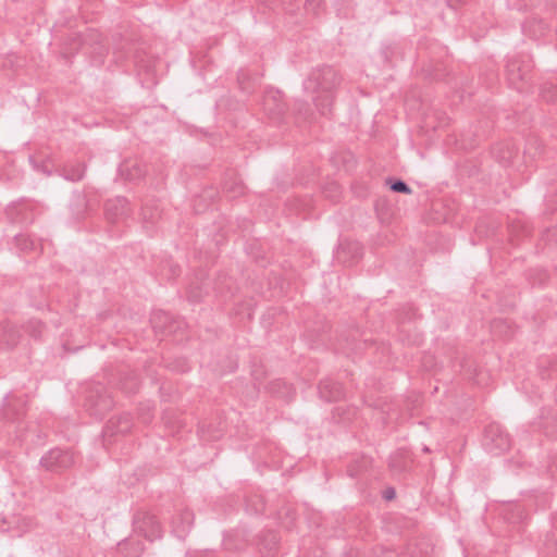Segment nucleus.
Returning a JSON list of instances; mask_svg holds the SVG:
<instances>
[{
  "label": "nucleus",
  "mask_w": 557,
  "mask_h": 557,
  "mask_svg": "<svg viewBox=\"0 0 557 557\" xmlns=\"http://www.w3.org/2000/svg\"><path fill=\"white\" fill-rule=\"evenodd\" d=\"M389 466H391L392 468H395V469L399 470V471H401V470H404V469L406 468V465L400 466V467L396 466L395 457H392L391 462H389Z\"/></svg>",
  "instance_id": "4be33fe9"
},
{
  "label": "nucleus",
  "mask_w": 557,
  "mask_h": 557,
  "mask_svg": "<svg viewBox=\"0 0 557 557\" xmlns=\"http://www.w3.org/2000/svg\"><path fill=\"white\" fill-rule=\"evenodd\" d=\"M85 174V166L82 163L65 165L62 169V176L71 182L81 181Z\"/></svg>",
  "instance_id": "ddd939ff"
},
{
  "label": "nucleus",
  "mask_w": 557,
  "mask_h": 557,
  "mask_svg": "<svg viewBox=\"0 0 557 557\" xmlns=\"http://www.w3.org/2000/svg\"><path fill=\"white\" fill-rule=\"evenodd\" d=\"M194 521V515L190 510L185 509L181 511L177 518L173 520V531L177 533L180 537H183L190 529Z\"/></svg>",
  "instance_id": "9d476101"
},
{
  "label": "nucleus",
  "mask_w": 557,
  "mask_h": 557,
  "mask_svg": "<svg viewBox=\"0 0 557 557\" xmlns=\"http://www.w3.org/2000/svg\"><path fill=\"white\" fill-rule=\"evenodd\" d=\"M323 5V0H306V10L312 14H318Z\"/></svg>",
  "instance_id": "a211bd4d"
},
{
  "label": "nucleus",
  "mask_w": 557,
  "mask_h": 557,
  "mask_svg": "<svg viewBox=\"0 0 557 557\" xmlns=\"http://www.w3.org/2000/svg\"><path fill=\"white\" fill-rule=\"evenodd\" d=\"M384 497H385L386 499H388V500H389V499H393V498L395 497V491H394L393 488L387 490V491L385 492Z\"/></svg>",
  "instance_id": "5701e85b"
},
{
  "label": "nucleus",
  "mask_w": 557,
  "mask_h": 557,
  "mask_svg": "<svg viewBox=\"0 0 557 557\" xmlns=\"http://www.w3.org/2000/svg\"><path fill=\"white\" fill-rule=\"evenodd\" d=\"M132 426V417L129 413H123L117 418L109 421L108 428H111L114 433H127Z\"/></svg>",
  "instance_id": "f8f14e48"
},
{
  "label": "nucleus",
  "mask_w": 557,
  "mask_h": 557,
  "mask_svg": "<svg viewBox=\"0 0 557 557\" xmlns=\"http://www.w3.org/2000/svg\"><path fill=\"white\" fill-rule=\"evenodd\" d=\"M5 341L8 345L11 347L15 346L17 344V339L15 337V332L13 330L7 331L4 334Z\"/></svg>",
  "instance_id": "aec40b11"
},
{
  "label": "nucleus",
  "mask_w": 557,
  "mask_h": 557,
  "mask_svg": "<svg viewBox=\"0 0 557 557\" xmlns=\"http://www.w3.org/2000/svg\"><path fill=\"white\" fill-rule=\"evenodd\" d=\"M542 97L546 100V101H555L557 99V90H553L552 92H547L546 91V88L543 87L542 89Z\"/></svg>",
  "instance_id": "412c9836"
},
{
  "label": "nucleus",
  "mask_w": 557,
  "mask_h": 557,
  "mask_svg": "<svg viewBox=\"0 0 557 557\" xmlns=\"http://www.w3.org/2000/svg\"><path fill=\"white\" fill-rule=\"evenodd\" d=\"M498 324H500V322H495L493 327H496Z\"/></svg>",
  "instance_id": "a878e982"
},
{
  "label": "nucleus",
  "mask_w": 557,
  "mask_h": 557,
  "mask_svg": "<svg viewBox=\"0 0 557 557\" xmlns=\"http://www.w3.org/2000/svg\"><path fill=\"white\" fill-rule=\"evenodd\" d=\"M263 109L273 117L282 116L287 109L283 94L280 90H268L263 96Z\"/></svg>",
  "instance_id": "423d86ee"
},
{
  "label": "nucleus",
  "mask_w": 557,
  "mask_h": 557,
  "mask_svg": "<svg viewBox=\"0 0 557 557\" xmlns=\"http://www.w3.org/2000/svg\"><path fill=\"white\" fill-rule=\"evenodd\" d=\"M141 214H143V220H144V222H146V223H148V222H150V223H154L156 219H157V218H159V215H160V213H159V211H158V210H156V211H153V212H152V211H151L149 208H147V207L143 208V212H141Z\"/></svg>",
  "instance_id": "6ab92c4d"
},
{
  "label": "nucleus",
  "mask_w": 557,
  "mask_h": 557,
  "mask_svg": "<svg viewBox=\"0 0 557 557\" xmlns=\"http://www.w3.org/2000/svg\"><path fill=\"white\" fill-rule=\"evenodd\" d=\"M529 72L530 64L518 58L510 59L506 64L508 83L519 90L522 88L520 83L527 79Z\"/></svg>",
  "instance_id": "39448f33"
},
{
  "label": "nucleus",
  "mask_w": 557,
  "mask_h": 557,
  "mask_svg": "<svg viewBox=\"0 0 557 557\" xmlns=\"http://www.w3.org/2000/svg\"><path fill=\"white\" fill-rule=\"evenodd\" d=\"M112 406V401L109 398H102L99 403L95 404L94 414L102 416Z\"/></svg>",
  "instance_id": "f3484780"
},
{
  "label": "nucleus",
  "mask_w": 557,
  "mask_h": 557,
  "mask_svg": "<svg viewBox=\"0 0 557 557\" xmlns=\"http://www.w3.org/2000/svg\"><path fill=\"white\" fill-rule=\"evenodd\" d=\"M106 218L109 222L115 223L126 218L129 213L128 201L124 197H115L107 200L104 205Z\"/></svg>",
  "instance_id": "0eeeda50"
},
{
  "label": "nucleus",
  "mask_w": 557,
  "mask_h": 557,
  "mask_svg": "<svg viewBox=\"0 0 557 557\" xmlns=\"http://www.w3.org/2000/svg\"><path fill=\"white\" fill-rule=\"evenodd\" d=\"M26 399L24 397L8 398L4 404V414L8 419L16 420L25 413Z\"/></svg>",
  "instance_id": "1a4fd4ad"
},
{
  "label": "nucleus",
  "mask_w": 557,
  "mask_h": 557,
  "mask_svg": "<svg viewBox=\"0 0 557 557\" xmlns=\"http://www.w3.org/2000/svg\"><path fill=\"white\" fill-rule=\"evenodd\" d=\"M16 246L24 251L34 250L36 248L35 240L29 235L20 234L15 236Z\"/></svg>",
  "instance_id": "dca6fc26"
},
{
  "label": "nucleus",
  "mask_w": 557,
  "mask_h": 557,
  "mask_svg": "<svg viewBox=\"0 0 557 557\" xmlns=\"http://www.w3.org/2000/svg\"><path fill=\"white\" fill-rule=\"evenodd\" d=\"M117 549L124 557H140L145 546L140 541L125 540L117 544Z\"/></svg>",
  "instance_id": "9b49d317"
},
{
  "label": "nucleus",
  "mask_w": 557,
  "mask_h": 557,
  "mask_svg": "<svg viewBox=\"0 0 557 557\" xmlns=\"http://www.w3.org/2000/svg\"><path fill=\"white\" fill-rule=\"evenodd\" d=\"M44 324L41 321L32 319L25 325V331L34 338H39L44 332Z\"/></svg>",
  "instance_id": "2eb2a0df"
},
{
  "label": "nucleus",
  "mask_w": 557,
  "mask_h": 557,
  "mask_svg": "<svg viewBox=\"0 0 557 557\" xmlns=\"http://www.w3.org/2000/svg\"><path fill=\"white\" fill-rule=\"evenodd\" d=\"M74 465V455L70 450L50 449L40 459V466L50 472H62Z\"/></svg>",
  "instance_id": "7ed1b4c3"
},
{
  "label": "nucleus",
  "mask_w": 557,
  "mask_h": 557,
  "mask_svg": "<svg viewBox=\"0 0 557 557\" xmlns=\"http://www.w3.org/2000/svg\"><path fill=\"white\" fill-rule=\"evenodd\" d=\"M484 445L494 454L507 451L511 446L509 434L497 424H491L485 429Z\"/></svg>",
  "instance_id": "20e7f679"
},
{
  "label": "nucleus",
  "mask_w": 557,
  "mask_h": 557,
  "mask_svg": "<svg viewBox=\"0 0 557 557\" xmlns=\"http://www.w3.org/2000/svg\"><path fill=\"white\" fill-rule=\"evenodd\" d=\"M134 532L143 535L146 540L153 542L161 539L163 534L162 527L156 516L148 511H138L133 518Z\"/></svg>",
  "instance_id": "f03ea898"
},
{
  "label": "nucleus",
  "mask_w": 557,
  "mask_h": 557,
  "mask_svg": "<svg viewBox=\"0 0 557 557\" xmlns=\"http://www.w3.org/2000/svg\"><path fill=\"white\" fill-rule=\"evenodd\" d=\"M386 184L389 185L391 190L394 193L409 195L412 191L409 185L403 180H394L389 177L386 180Z\"/></svg>",
  "instance_id": "4468645a"
},
{
  "label": "nucleus",
  "mask_w": 557,
  "mask_h": 557,
  "mask_svg": "<svg viewBox=\"0 0 557 557\" xmlns=\"http://www.w3.org/2000/svg\"><path fill=\"white\" fill-rule=\"evenodd\" d=\"M341 82V75L330 65L313 69L304 82L305 90L314 95L312 98L313 103L322 115L331 113L335 94Z\"/></svg>",
  "instance_id": "f257e3e1"
},
{
  "label": "nucleus",
  "mask_w": 557,
  "mask_h": 557,
  "mask_svg": "<svg viewBox=\"0 0 557 557\" xmlns=\"http://www.w3.org/2000/svg\"><path fill=\"white\" fill-rule=\"evenodd\" d=\"M263 509H264L263 504H260V506H259V507H256V508H255V512H256V513H261V512H263Z\"/></svg>",
  "instance_id": "b1692460"
},
{
  "label": "nucleus",
  "mask_w": 557,
  "mask_h": 557,
  "mask_svg": "<svg viewBox=\"0 0 557 557\" xmlns=\"http://www.w3.org/2000/svg\"><path fill=\"white\" fill-rule=\"evenodd\" d=\"M319 395L325 401H337L344 398L343 385L331 379H325L319 384Z\"/></svg>",
  "instance_id": "6e6552de"
},
{
  "label": "nucleus",
  "mask_w": 557,
  "mask_h": 557,
  "mask_svg": "<svg viewBox=\"0 0 557 557\" xmlns=\"http://www.w3.org/2000/svg\"><path fill=\"white\" fill-rule=\"evenodd\" d=\"M422 450H423L424 453H429V451H430V449H429V447H428V446H424Z\"/></svg>",
  "instance_id": "393cba45"
}]
</instances>
